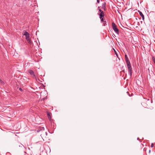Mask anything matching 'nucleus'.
I'll use <instances>...</instances> for the list:
<instances>
[{"mask_svg": "<svg viewBox=\"0 0 155 155\" xmlns=\"http://www.w3.org/2000/svg\"><path fill=\"white\" fill-rule=\"evenodd\" d=\"M112 28L114 31L116 33L118 34L119 33V30L117 28L116 25H115V24L114 22H112Z\"/></svg>", "mask_w": 155, "mask_h": 155, "instance_id": "obj_1", "label": "nucleus"}, {"mask_svg": "<svg viewBox=\"0 0 155 155\" xmlns=\"http://www.w3.org/2000/svg\"><path fill=\"white\" fill-rule=\"evenodd\" d=\"M99 18L101 19V22H105L106 23V22L105 21H104V15H103V13L100 14H99Z\"/></svg>", "mask_w": 155, "mask_h": 155, "instance_id": "obj_2", "label": "nucleus"}, {"mask_svg": "<svg viewBox=\"0 0 155 155\" xmlns=\"http://www.w3.org/2000/svg\"><path fill=\"white\" fill-rule=\"evenodd\" d=\"M23 35L25 36L26 39L30 38V34L28 32L23 31Z\"/></svg>", "mask_w": 155, "mask_h": 155, "instance_id": "obj_3", "label": "nucleus"}, {"mask_svg": "<svg viewBox=\"0 0 155 155\" xmlns=\"http://www.w3.org/2000/svg\"><path fill=\"white\" fill-rule=\"evenodd\" d=\"M127 67L128 70H129V72L130 75V76H131L132 74L131 65H128L127 66Z\"/></svg>", "mask_w": 155, "mask_h": 155, "instance_id": "obj_4", "label": "nucleus"}, {"mask_svg": "<svg viewBox=\"0 0 155 155\" xmlns=\"http://www.w3.org/2000/svg\"><path fill=\"white\" fill-rule=\"evenodd\" d=\"M28 73L34 78H36L35 75V74L34 72L31 70H28Z\"/></svg>", "mask_w": 155, "mask_h": 155, "instance_id": "obj_5", "label": "nucleus"}, {"mask_svg": "<svg viewBox=\"0 0 155 155\" xmlns=\"http://www.w3.org/2000/svg\"><path fill=\"white\" fill-rule=\"evenodd\" d=\"M138 12H139V14L140 15V16L142 17V20L143 21H144V17L142 13L140 11H138Z\"/></svg>", "mask_w": 155, "mask_h": 155, "instance_id": "obj_6", "label": "nucleus"}, {"mask_svg": "<svg viewBox=\"0 0 155 155\" xmlns=\"http://www.w3.org/2000/svg\"><path fill=\"white\" fill-rule=\"evenodd\" d=\"M102 8L104 9V10H105L106 9V3L105 2L103 3L102 5Z\"/></svg>", "mask_w": 155, "mask_h": 155, "instance_id": "obj_7", "label": "nucleus"}, {"mask_svg": "<svg viewBox=\"0 0 155 155\" xmlns=\"http://www.w3.org/2000/svg\"><path fill=\"white\" fill-rule=\"evenodd\" d=\"M26 40L29 44H31L32 43V41H31L30 38L28 39H27Z\"/></svg>", "mask_w": 155, "mask_h": 155, "instance_id": "obj_8", "label": "nucleus"}, {"mask_svg": "<svg viewBox=\"0 0 155 155\" xmlns=\"http://www.w3.org/2000/svg\"><path fill=\"white\" fill-rule=\"evenodd\" d=\"M100 7H98V10L99 11V12H100L101 13L100 14H101V13H103V15H104V12L102 11L99 8Z\"/></svg>", "mask_w": 155, "mask_h": 155, "instance_id": "obj_9", "label": "nucleus"}, {"mask_svg": "<svg viewBox=\"0 0 155 155\" xmlns=\"http://www.w3.org/2000/svg\"><path fill=\"white\" fill-rule=\"evenodd\" d=\"M47 115H48V118L49 119V120H51V116L50 115V114L49 113H48Z\"/></svg>", "mask_w": 155, "mask_h": 155, "instance_id": "obj_10", "label": "nucleus"}, {"mask_svg": "<svg viewBox=\"0 0 155 155\" xmlns=\"http://www.w3.org/2000/svg\"><path fill=\"white\" fill-rule=\"evenodd\" d=\"M126 63L127 64V66L131 65L130 62L129 61L126 62Z\"/></svg>", "mask_w": 155, "mask_h": 155, "instance_id": "obj_11", "label": "nucleus"}, {"mask_svg": "<svg viewBox=\"0 0 155 155\" xmlns=\"http://www.w3.org/2000/svg\"><path fill=\"white\" fill-rule=\"evenodd\" d=\"M113 49H114V52H115V54H116V55H117V57H118V55H117V53L116 51L115 50V49H114V48H113Z\"/></svg>", "mask_w": 155, "mask_h": 155, "instance_id": "obj_12", "label": "nucleus"}, {"mask_svg": "<svg viewBox=\"0 0 155 155\" xmlns=\"http://www.w3.org/2000/svg\"><path fill=\"white\" fill-rule=\"evenodd\" d=\"M125 59V61H126V62H127V61H129V60L128 58H126Z\"/></svg>", "mask_w": 155, "mask_h": 155, "instance_id": "obj_13", "label": "nucleus"}, {"mask_svg": "<svg viewBox=\"0 0 155 155\" xmlns=\"http://www.w3.org/2000/svg\"><path fill=\"white\" fill-rule=\"evenodd\" d=\"M154 146V144L153 143H152L151 145V147H153Z\"/></svg>", "mask_w": 155, "mask_h": 155, "instance_id": "obj_14", "label": "nucleus"}, {"mask_svg": "<svg viewBox=\"0 0 155 155\" xmlns=\"http://www.w3.org/2000/svg\"><path fill=\"white\" fill-rule=\"evenodd\" d=\"M103 25L104 26H105L106 25V23H105V22H103Z\"/></svg>", "mask_w": 155, "mask_h": 155, "instance_id": "obj_15", "label": "nucleus"}, {"mask_svg": "<svg viewBox=\"0 0 155 155\" xmlns=\"http://www.w3.org/2000/svg\"><path fill=\"white\" fill-rule=\"evenodd\" d=\"M125 59L128 58V57H127V55L126 54L125 55Z\"/></svg>", "mask_w": 155, "mask_h": 155, "instance_id": "obj_16", "label": "nucleus"}, {"mask_svg": "<svg viewBox=\"0 0 155 155\" xmlns=\"http://www.w3.org/2000/svg\"><path fill=\"white\" fill-rule=\"evenodd\" d=\"M0 82L2 83H3V81H2L0 79Z\"/></svg>", "mask_w": 155, "mask_h": 155, "instance_id": "obj_17", "label": "nucleus"}, {"mask_svg": "<svg viewBox=\"0 0 155 155\" xmlns=\"http://www.w3.org/2000/svg\"><path fill=\"white\" fill-rule=\"evenodd\" d=\"M19 90H20V91H22V88H19Z\"/></svg>", "mask_w": 155, "mask_h": 155, "instance_id": "obj_18", "label": "nucleus"}, {"mask_svg": "<svg viewBox=\"0 0 155 155\" xmlns=\"http://www.w3.org/2000/svg\"><path fill=\"white\" fill-rule=\"evenodd\" d=\"M97 2L99 3L100 2V0H97Z\"/></svg>", "mask_w": 155, "mask_h": 155, "instance_id": "obj_19", "label": "nucleus"}, {"mask_svg": "<svg viewBox=\"0 0 155 155\" xmlns=\"http://www.w3.org/2000/svg\"><path fill=\"white\" fill-rule=\"evenodd\" d=\"M45 99H46V98L45 97L44 98H43V99H43V100H45Z\"/></svg>", "mask_w": 155, "mask_h": 155, "instance_id": "obj_20", "label": "nucleus"}, {"mask_svg": "<svg viewBox=\"0 0 155 155\" xmlns=\"http://www.w3.org/2000/svg\"><path fill=\"white\" fill-rule=\"evenodd\" d=\"M46 134H47L46 132ZM46 135H47V134H46Z\"/></svg>", "mask_w": 155, "mask_h": 155, "instance_id": "obj_21", "label": "nucleus"}]
</instances>
